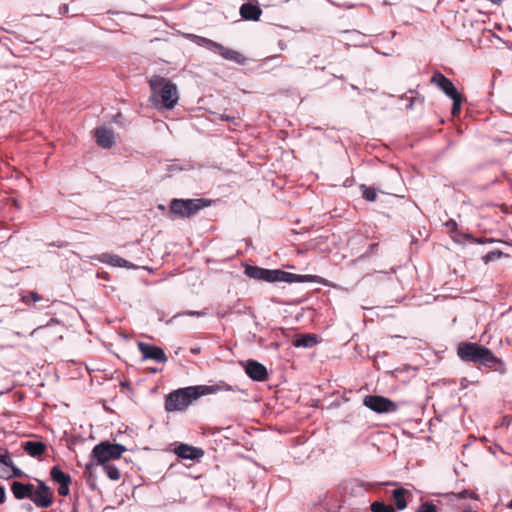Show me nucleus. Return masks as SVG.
Wrapping results in <instances>:
<instances>
[{
    "mask_svg": "<svg viewBox=\"0 0 512 512\" xmlns=\"http://www.w3.org/2000/svg\"><path fill=\"white\" fill-rule=\"evenodd\" d=\"M231 390L225 383L216 385H199L180 388L169 393L165 398V409L168 412L184 411L193 401L200 396L214 394L219 391Z\"/></svg>",
    "mask_w": 512,
    "mask_h": 512,
    "instance_id": "nucleus-1",
    "label": "nucleus"
},
{
    "mask_svg": "<svg viewBox=\"0 0 512 512\" xmlns=\"http://www.w3.org/2000/svg\"><path fill=\"white\" fill-rule=\"evenodd\" d=\"M457 355L465 362H473L496 371L501 375L507 373L506 363L495 356V354L487 347L478 343L461 342L457 347Z\"/></svg>",
    "mask_w": 512,
    "mask_h": 512,
    "instance_id": "nucleus-2",
    "label": "nucleus"
},
{
    "mask_svg": "<svg viewBox=\"0 0 512 512\" xmlns=\"http://www.w3.org/2000/svg\"><path fill=\"white\" fill-rule=\"evenodd\" d=\"M150 101L157 109H173L179 100L177 86L169 79L155 75L150 78Z\"/></svg>",
    "mask_w": 512,
    "mask_h": 512,
    "instance_id": "nucleus-3",
    "label": "nucleus"
},
{
    "mask_svg": "<svg viewBox=\"0 0 512 512\" xmlns=\"http://www.w3.org/2000/svg\"><path fill=\"white\" fill-rule=\"evenodd\" d=\"M245 274L255 280L266 282H312L322 283V278L317 275H298L280 269H265L258 266L246 265Z\"/></svg>",
    "mask_w": 512,
    "mask_h": 512,
    "instance_id": "nucleus-4",
    "label": "nucleus"
},
{
    "mask_svg": "<svg viewBox=\"0 0 512 512\" xmlns=\"http://www.w3.org/2000/svg\"><path fill=\"white\" fill-rule=\"evenodd\" d=\"M209 201L199 199H172L169 205V213L178 218H190L201 209L207 207Z\"/></svg>",
    "mask_w": 512,
    "mask_h": 512,
    "instance_id": "nucleus-5",
    "label": "nucleus"
},
{
    "mask_svg": "<svg viewBox=\"0 0 512 512\" xmlns=\"http://www.w3.org/2000/svg\"><path fill=\"white\" fill-rule=\"evenodd\" d=\"M125 451L126 447L122 444L104 441L93 448L92 456L97 461V464L104 465L108 464L110 460L120 459Z\"/></svg>",
    "mask_w": 512,
    "mask_h": 512,
    "instance_id": "nucleus-6",
    "label": "nucleus"
},
{
    "mask_svg": "<svg viewBox=\"0 0 512 512\" xmlns=\"http://www.w3.org/2000/svg\"><path fill=\"white\" fill-rule=\"evenodd\" d=\"M363 404L372 411L377 413H392L398 410V405L384 396H365Z\"/></svg>",
    "mask_w": 512,
    "mask_h": 512,
    "instance_id": "nucleus-7",
    "label": "nucleus"
},
{
    "mask_svg": "<svg viewBox=\"0 0 512 512\" xmlns=\"http://www.w3.org/2000/svg\"><path fill=\"white\" fill-rule=\"evenodd\" d=\"M31 500L37 507H50L53 503V492L44 482L39 481L36 489L32 491Z\"/></svg>",
    "mask_w": 512,
    "mask_h": 512,
    "instance_id": "nucleus-8",
    "label": "nucleus"
},
{
    "mask_svg": "<svg viewBox=\"0 0 512 512\" xmlns=\"http://www.w3.org/2000/svg\"><path fill=\"white\" fill-rule=\"evenodd\" d=\"M138 349L141 352L143 359H151L159 363H165L168 360L164 350L158 346L139 342Z\"/></svg>",
    "mask_w": 512,
    "mask_h": 512,
    "instance_id": "nucleus-9",
    "label": "nucleus"
},
{
    "mask_svg": "<svg viewBox=\"0 0 512 512\" xmlns=\"http://www.w3.org/2000/svg\"><path fill=\"white\" fill-rule=\"evenodd\" d=\"M430 82L441 89L450 98L459 94L452 81L439 71L433 73Z\"/></svg>",
    "mask_w": 512,
    "mask_h": 512,
    "instance_id": "nucleus-10",
    "label": "nucleus"
},
{
    "mask_svg": "<svg viewBox=\"0 0 512 512\" xmlns=\"http://www.w3.org/2000/svg\"><path fill=\"white\" fill-rule=\"evenodd\" d=\"M245 372L254 381L261 382L268 378L266 367L255 360H248L246 362Z\"/></svg>",
    "mask_w": 512,
    "mask_h": 512,
    "instance_id": "nucleus-11",
    "label": "nucleus"
},
{
    "mask_svg": "<svg viewBox=\"0 0 512 512\" xmlns=\"http://www.w3.org/2000/svg\"><path fill=\"white\" fill-rule=\"evenodd\" d=\"M175 454L182 459L198 460L204 455L201 448H197L188 444H180L175 450Z\"/></svg>",
    "mask_w": 512,
    "mask_h": 512,
    "instance_id": "nucleus-12",
    "label": "nucleus"
},
{
    "mask_svg": "<svg viewBox=\"0 0 512 512\" xmlns=\"http://www.w3.org/2000/svg\"><path fill=\"white\" fill-rule=\"evenodd\" d=\"M95 137L97 144L105 149H109L114 144V133L111 129L106 127H99L95 129Z\"/></svg>",
    "mask_w": 512,
    "mask_h": 512,
    "instance_id": "nucleus-13",
    "label": "nucleus"
},
{
    "mask_svg": "<svg viewBox=\"0 0 512 512\" xmlns=\"http://www.w3.org/2000/svg\"><path fill=\"white\" fill-rule=\"evenodd\" d=\"M219 55H221L224 59L232 61L236 64L243 65L246 63V57L240 53L239 51L227 48L220 44L219 48L216 51Z\"/></svg>",
    "mask_w": 512,
    "mask_h": 512,
    "instance_id": "nucleus-14",
    "label": "nucleus"
},
{
    "mask_svg": "<svg viewBox=\"0 0 512 512\" xmlns=\"http://www.w3.org/2000/svg\"><path fill=\"white\" fill-rule=\"evenodd\" d=\"M34 489V486L32 484H24L21 482H13L11 485V490L13 492V495L16 499H25L30 498L32 496V491Z\"/></svg>",
    "mask_w": 512,
    "mask_h": 512,
    "instance_id": "nucleus-15",
    "label": "nucleus"
},
{
    "mask_svg": "<svg viewBox=\"0 0 512 512\" xmlns=\"http://www.w3.org/2000/svg\"><path fill=\"white\" fill-rule=\"evenodd\" d=\"M262 14V10L259 6L251 4V3H244L240 7V15L245 20H253L257 21Z\"/></svg>",
    "mask_w": 512,
    "mask_h": 512,
    "instance_id": "nucleus-16",
    "label": "nucleus"
},
{
    "mask_svg": "<svg viewBox=\"0 0 512 512\" xmlns=\"http://www.w3.org/2000/svg\"><path fill=\"white\" fill-rule=\"evenodd\" d=\"M23 449L31 457H41L46 451V445L41 441H27Z\"/></svg>",
    "mask_w": 512,
    "mask_h": 512,
    "instance_id": "nucleus-17",
    "label": "nucleus"
},
{
    "mask_svg": "<svg viewBox=\"0 0 512 512\" xmlns=\"http://www.w3.org/2000/svg\"><path fill=\"white\" fill-rule=\"evenodd\" d=\"M410 494L407 489L397 488L392 492V500L398 510H403L407 507L406 495Z\"/></svg>",
    "mask_w": 512,
    "mask_h": 512,
    "instance_id": "nucleus-18",
    "label": "nucleus"
},
{
    "mask_svg": "<svg viewBox=\"0 0 512 512\" xmlns=\"http://www.w3.org/2000/svg\"><path fill=\"white\" fill-rule=\"evenodd\" d=\"M317 336L315 334H305L293 341L295 347L311 348L317 344Z\"/></svg>",
    "mask_w": 512,
    "mask_h": 512,
    "instance_id": "nucleus-19",
    "label": "nucleus"
},
{
    "mask_svg": "<svg viewBox=\"0 0 512 512\" xmlns=\"http://www.w3.org/2000/svg\"><path fill=\"white\" fill-rule=\"evenodd\" d=\"M51 479L58 483H71L72 479L69 474L64 473L59 466H53L50 470Z\"/></svg>",
    "mask_w": 512,
    "mask_h": 512,
    "instance_id": "nucleus-20",
    "label": "nucleus"
},
{
    "mask_svg": "<svg viewBox=\"0 0 512 512\" xmlns=\"http://www.w3.org/2000/svg\"><path fill=\"white\" fill-rule=\"evenodd\" d=\"M21 300L25 303V304H35L36 302H40V301H43L44 298L41 294H39L38 292H35V291H26V292H23V294L21 295Z\"/></svg>",
    "mask_w": 512,
    "mask_h": 512,
    "instance_id": "nucleus-21",
    "label": "nucleus"
},
{
    "mask_svg": "<svg viewBox=\"0 0 512 512\" xmlns=\"http://www.w3.org/2000/svg\"><path fill=\"white\" fill-rule=\"evenodd\" d=\"M193 37L197 44L206 46L208 49L213 50L215 52L217 51V49L220 46V43H217L211 39L201 37V36H195V35Z\"/></svg>",
    "mask_w": 512,
    "mask_h": 512,
    "instance_id": "nucleus-22",
    "label": "nucleus"
},
{
    "mask_svg": "<svg viewBox=\"0 0 512 512\" xmlns=\"http://www.w3.org/2000/svg\"><path fill=\"white\" fill-rule=\"evenodd\" d=\"M108 258L107 262L113 266L130 268L132 265L125 259L117 255H104Z\"/></svg>",
    "mask_w": 512,
    "mask_h": 512,
    "instance_id": "nucleus-23",
    "label": "nucleus"
},
{
    "mask_svg": "<svg viewBox=\"0 0 512 512\" xmlns=\"http://www.w3.org/2000/svg\"><path fill=\"white\" fill-rule=\"evenodd\" d=\"M371 512H396L392 505H387L381 501H375L370 505Z\"/></svg>",
    "mask_w": 512,
    "mask_h": 512,
    "instance_id": "nucleus-24",
    "label": "nucleus"
},
{
    "mask_svg": "<svg viewBox=\"0 0 512 512\" xmlns=\"http://www.w3.org/2000/svg\"><path fill=\"white\" fill-rule=\"evenodd\" d=\"M102 466H103V469H104L106 475L111 480L117 481L120 479V476H121L120 471L115 465L108 463V464H104Z\"/></svg>",
    "mask_w": 512,
    "mask_h": 512,
    "instance_id": "nucleus-25",
    "label": "nucleus"
},
{
    "mask_svg": "<svg viewBox=\"0 0 512 512\" xmlns=\"http://www.w3.org/2000/svg\"><path fill=\"white\" fill-rule=\"evenodd\" d=\"M360 189L362 190V196L365 200L373 202L377 198V192L374 188L368 187L366 185H361Z\"/></svg>",
    "mask_w": 512,
    "mask_h": 512,
    "instance_id": "nucleus-26",
    "label": "nucleus"
},
{
    "mask_svg": "<svg viewBox=\"0 0 512 512\" xmlns=\"http://www.w3.org/2000/svg\"><path fill=\"white\" fill-rule=\"evenodd\" d=\"M449 496L456 500L465 499V498H471V499H475V500L478 499V495L475 492L469 491V490H463L460 493H451Z\"/></svg>",
    "mask_w": 512,
    "mask_h": 512,
    "instance_id": "nucleus-27",
    "label": "nucleus"
},
{
    "mask_svg": "<svg viewBox=\"0 0 512 512\" xmlns=\"http://www.w3.org/2000/svg\"><path fill=\"white\" fill-rule=\"evenodd\" d=\"M503 256H508L507 254H504L502 251L500 250H494V251H491L489 253H487L486 255H484L482 257V260L484 261V263H489L491 261H495V260H498L500 259L501 257Z\"/></svg>",
    "mask_w": 512,
    "mask_h": 512,
    "instance_id": "nucleus-28",
    "label": "nucleus"
},
{
    "mask_svg": "<svg viewBox=\"0 0 512 512\" xmlns=\"http://www.w3.org/2000/svg\"><path fill=\"white\" fill-rule=\"evenodd\" d=\"M451 99L453 100L451 113L453 116H457V115H459V113L461 111V104H462L463 97L459 93L456 96L451 97Z\"/></svg>",
    "mask_w": 512,
    "mask_h": 512,
    "instance_id": "nucleus-29",
    "label": "nucleus"
},
{
    "mask_svg": "<svg viewBox=\"0 0 512 512\" xmlns=\"http://www.w3.org/2000/svg\"><path fill=\"white\" fill-rule=\"evenodd\" d=\"M12 458L7 449L0 448V464L12 465Z\"/></svg>",
    "mask_w": 512,
    "mask_h": 512,
    "instance_id": "nucleus-30",
    "label": "nucleus"
},
{
    "mask_svg": "<svg viewBox=\"0 0 512 512\" xmlns=\"http://www.w3.org/2000/svg\"><path fill=\"white\" fill-rule=\"evenodd\" d=\"M465 238L468 239L471 243H476V244H487V243H493L496 241L493 238H486V237L475 238L469 234L465 235Z\"/></svg>",
    "mask_w": 512,
    "mask_h": 512,
    "instance_id": "nucleus-31",
    "label": "nucleus"
},
{
    "mask_svg": "<svg viewBox=\"0 0 512 512\" xmlns=\"http://www.w3.org/2000/svg\"><path fill=\"white\" fill-rule=\"evenodd\" d=\"M416 512H436V506L433 503H422Z\"/></svg>",
    "mask_w": 512,
    "mask_h": 512,
    "instance_id": "nucleus-32",
    "label": "nucleus"
},
{
    "mask_svg": "<svg viewBox=\"0 0 512 512\" xmlns=\"http://www.w3.org/2000/svg\"><path fill=\"white\" fill-rule=\"evenodd\" d=\"M11 467L12 465L0 464V478L10 479Z\"/></svg>",
    "mask_w": 512,
    "mask_h": 512,
    "instance_id": "nucleus-33",
    "label": "nucleus"
},
{
    "mask_svg": "<svg viewBox=\"0 0 512 512\" xmlns=\"http://www.w3.org/2000/svg\"><path fill=\"white\" fill-rule=\"evenodd\" d=\"M71 483H62V484H59V488H58V494L60 496H67L69 494V485Z\"/></svg>",
    "mask_w": 512,
    "mask_h": 512,
    "instance_id": "nucleus-34",
    "label": "nucleus"
},
{
    "mask_svg": "<svg viewBox=\"0 0 512 512\" xmlns=\"http://www.w3.org/2000/svg\"><path fill=\"white\" fill-rule=\"evenodd\" d=\"M23 471L16 467L14 463L12 462L11 472H10V478L12 477H22Z\"/></svg>",
    "mask_w": 512,
    "mask_h": 512,
    "instance_id": "nucleus-35",
    "label": "nucleus"
},
{
    "mask_svg": "<svg viewBox=\"0 0 512 512\" xmlns=\"http://www.w3.org/2000/svg\"><path fill=\"white\" fill-rule=\"evenodd\" d=\"M446 226L451 230L454 231L457 229V223L454 220H449L446 222Z\"/></svg>",
    "mask_w": 512,
    "mask_h": 512,
    "instance_id": "nucleus-36",
    "label": "nucleus"
},
{
    "mask_svg": "<svg viewBox=\"0 0 512 512\" xmlns=\"http://www.w3.org/2000/svg\"><path fill=\"white\" fill-rule=\"evenodd\" d=\"M5 501V490L2 486H0V504L4 503Z\"/></svg>",
    "mask_w": 512,
    "mask_h": 512,
    "instance_id": "nucleus-37",
    "label": "nucleus"
},
{
    "mask_svg": "<svg viewBox=\"0 0 512 512\" xmlns=\"http://www.w3.org/2000/svg\"><path fill=\"white\" fill-rule=\"evenodd\" d=\"M416 101H419L420 103H422V102H423V100H422V99H418V98H411L410 103H409V105L407 106V108L411 109V108L413 107V105H414V103H415Z\"/></svg>",
    "mask_w": 512,
    "mask_h": 512,
    "instance_id": "nucleus-38",
    "label": "nucleus"
},
{
    "mask_svg": "<svg viewBox=\"0 0 512 512\" xmlns=\"http://www.w3.org/2000/svg\"><path fill=\"white\" fill-rule=\"evenodd\" d=\"M507 507H508L509 509H512V498H511V501L508 503Z\"/></svg>",
    "mask_w": 512,
    "mask_h": 512,
    "instance_id": "nucleus-39",
    "label": "nucleus"
},
{
    "mask_svg": "<svg viewBox=\"0 0 512 512\" xmlns=\"http://www.w3.org/2000/svg\"><path fill=\"white\" fill-rule=\"evenodd\" d=\"M199 351H200V349H199V348H197V349H192V352H193V353H195V354H196V353H199Z\"/></svg>",
    "mask_w": 512,
    "mask_h": 512,
    "instance_id": "nucleus-40",
    "label": "nucleus"
},
{
    "mask_svg": "<svg viewBox=\"0 0 512 512\" xmlns=\"http://www.w3.org/2000/svg\"><path fill=\"white\" fill-rule=\"evenodd\" d=\"M90 467H91V464L86 465V469H90Z\"/></svg>",
    "mask_w": 512,
    "mask_h": 512,
    "instance_id": "nucleus-41",
    "label": "nucleus"
}]
</instances>
